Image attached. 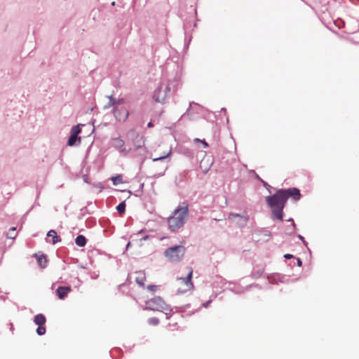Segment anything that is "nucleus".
Returning a JSON list of instances; mask_svg holds the SVG:
<instances>
[{"label":"nucleus","mask_w":359,"mask_h":359,"mask_svg":"<svg viewBox=\"0 0 359 359\" xmlns=\"http://www.w3.org/2000/svg\"><path fill=\"white\" fill-rule=\"evenodd\" d=\"M266 202L271 208L273 216L277 219H283V210L285 205V196L282 190H278L273 195L266 197Z\"/></svg>","instance_id":"nucleus-1"},{"label":"nucleus","mask_w":359,"mask_h":359,"mask_svg":"<svg viewBox=\"0 0 359 359\" xmlns=\"http://www.w3.org/2000/svg\"><path fill=\"white\" fill-rule=\"evenodd\" d=\"M188 216V207H178L168 219L169 229L172 231H176L180 229L184 224V221Z\"/></svg>","instance_id":"nucleus-2"},{"label":"nucleus","mask_w":359,"mask_h":359,"mask_svg":"<svg viewBox=\"0 0 359 359\" xmlns=\"http://www.w3.org/2000/svg\"><path fill=\"white\" fill-rule=\"evenodd\" d=\"M147 309L151 311H157L164 313L167 316L170 315L172 309L166 304L164 300L160 297H154L146 302Z\"/></svg>","instance_id":"nucleus-3"},{"label":"nucleus","mask_w":359,"mask_h":359,"mask_svg":"<svg viewBox=\"0 0 359 359\" xmlns=\"http://www.w3.org/2000/svg\"><path fill=\"white\" fill-rule=\"evenodd\" d=\"M185 253V248L183 245H176L168 248L164 252L165 257L171 262H179L182 260Z\"/></svg>","instance_id":"nucleus-4"},{"label":"nucleus","mask_w":359,"mask_h":359,"mask_svg":"<svg viewBox=\"0 0 359 359\" xmlns=\"http://www.w3.org/2000/svg\"><path fill=\"white\" fill-rule=\"evenodd\" d=\"M193 269L191 267L188 268V273L186 277L179 278L177 280L178 292L185 293L194 290V284L191 281Z\"/></svg>","instance_id":"nucleus-5"},{"label":"nucleus","mask_w":359,"mask_h":359,"mask_svg":"<svg viewBox=\"0 0 359 359\" xmlns=\"http://www.w3.org/2000/svg\"><path fill=\"white\" fill-rule=\"evenodd\" d=\"M172 152L170 146L165 144H159L153 151L151 156L154 161H161L168 158Z\"/></svg>","instance_id":"nucleus-6"},{"label":"nucleus","mask_w":359,"mask_h":359,"mask_svg":"<svg viewBox=\"0 0 359 359\" xmlns=\"http://www.w3.org/2000/svg\"><path fill=\"white\" fill-rule=\"evenodd\" d=\"M170 88L168 84H161L160 87L154 92V99L156 102L163 103L166 98L170 95Z\"/></svg>","instance_id":"nucleus-7"},{"label":"nucleus","mask_w":359,"mask_h":359,"mask_svg":"<svg viewBox=\"0 0 359 359\" xmlns=\"http://www.w3.org/2000/svg\"><path fill=\"white\" fill-rule=\"evenodd\" d=\"M113 113L116 119L118 121H126L129 116V112L124 106H116L114 108Z\"/></svg>","instance_id":"nucleus-8"},{"label":"nucleus","mask_w":359,"mask_h":359,"mask_svg":"<svg viewBox=\"0 0 359 359\" xmlns=\"http://www.w3.org/2000/svg\"><path fill=\"white\" fill-rule=\"evenodd\" d=\"M283 192V195L285 196V201L289 198H292L294 201H297L301 198V194L299 189L297 188H289L287 189H281Z\"/></svg>","instance_id":"nucleus-9"},{"label":"nucleus","mask_w":359,"mask_h":359,"mask_svg":"<svg viewBox=\"0 0 359 359\" xmlns=\"http://www.w3.org/2000/svg\"><path fill=\"white\" fill-rule=\"evenodd\" d=\"M228 218L229 219H231V220H234L235 219H238L237 223L239 225H244V224H245L247 223L248 220V217L247 215H238V214H233V213H230L229 215Z\"/></svg>","instance_id":"nucleus-10"},{"label":"nucleus","mask_w":359,"mask_h":359,"mask_svg":"<svg viewBox=\"0 0 359 359\" xmlns=\"http://www.w3.org/2000/svg\"><path fill=\"white\" fill-rule=\"evenodd\" d=\"M71 290L72 288L69 286L59 287L56 290V293L60 299H64Z\"/></svg>","instance_id":"nucleus-11"},{"label":"nucleus","mask_w":359,"mask_h":359,"mask_svg":"<svg viewBox=\"0 0 359 359\" xmlns=\"http://www.w3.org/2000/svg\"><path fill=\"white\" fill-rule=\"evenodd\" d=\"M135 280L137 285L143 287L144 285V281L146 280L145 273L142 271L135 272Z\"/></svg>","instance_id":"nucleus-12"},{"label":"nucleus","mask_w":359,"mask_h":359,"mask_svg":"<svg viewBox=\"0 0 359 359\" xmlns=\"http://www.w3.org/2000/svg\"><path fill=\"white\" fill-rule=\"evenodd\" d=\"M35 256L37 258V262H38L39 266L41 269L46 268L47 266V262H48L47 259H46V256H45L43 255H35Z\"/></svg>","instance_id":"nucleus-13"},{"label":"nucleus","mask_w":359,"mask_h":359,"mask_svg":"<svg viewBox=\"0 0 359 359\" xmlns=\"http://www.w3.org/2000/svg\"><path fill=\"white\" fill-rule=\"evenodd\" d=\"M47 236L49 238H52L53 244H55L58 241H60V237L57 236V232L54 230H50L47 233Z\"/></svg>","instance_id":"nucleus-14"},{"label":"nucleus","mask_w":359,"mask_h":359,"mask_svg":"<svg viewBox=\"0 0 359 359\" xmlns=\"http://www.w3.org/2000/svg\"><path fill=\"white\" fill-rule=\"evenodd\" d=\"M114 147H116L117 149H120L121 151H125V148H124L125 142L123 140H121L120 138H115L114 140Z\"/></svg>","instance_id":"nucleus-15"},{"label":"nucleus","mask_w":359,"mask_h":359,"mask_svg":"<svg viewBox=\"0 0 359 359\" xmlns=\"http://www.w3.org/2000/svg\"><path fill=\"white\" fill-rule=\"evenodd\" d=\"M34 321L38 325H43L46 323V318L43 314H37L34 316Z\"/></svg>","instance_id":"nucleus-16"},{"label":"nucleus","mask_w":359,"mask_h":359,"mask_svg":"<svg viewBox=\"0 0 359 359\" xmlns=\"http://www.w3.org/2000/svg\"><path fill=\"white\" fill-rule=\"evenodd\" d=\"M76 244L79 247H83L86 244V239L83 235H79L76 238Z\"/></svg>","instance_id":"nucleus-17"},{"label":"nucleus","mask_w":359,"mask_h":359,"mask_svg":"<svg viewBox=\"0 0 359 359\" xmlns=\"http://www.w3.org/2000/svg\"><path fill=\"white\" fill-rule=\"evenodd\" d=\"M116 210L117 211L121 213V214H123L126 211V203L125 202H122L121 203H119L117 206H116Z\"/></svg>","instance_id":"nucleus-18"},{"label":"nucleus","mask_w":359,"mask_h":359,"mask_svg":"<svg viewBox=\"0 0 359 359\" xmlns=\"http://www.w3.org/2000/svg\"><path fill=\"white\" fill-rule=\"evenodd\" d=\"M80 125L74 126L71 130V135L76 136L81 133Z\"/></svg>","instance_id":"nucleus-19"},{"label":"nucleus","mask_w":359,"mask_h":359,"mask_svg":"<svg viewBox=\"0 0 359 359\" xmlns=\"http://www.w3.org/2000/svg\"><path fill=\"white\" fill-rule=\"evenodd\" d=\"M148 323L152 326H156L159 324V320L156 317L150 318L148 319Z\"/></svg>","instance_id":"nucleus-20"},{"label":"nucleus","mask_w":359,"mask_h":359,"mask_svg":"<svg viewBox=\"0 0 359 359\" xmlns=\"http://www.w3.org/2000/svg\"><path fill=\"white\" fill-rule=\"evenodd\" d=\"M111 181L114 185L122 183V177L121 175H116L115 177H111Z\"/></svg>","instance_id":"nucleus-21"},{"label":"nucleus","mask_w":359,"mask_h":359,"mask_svg":"<svg viewBox=\"0 0 359 359\" xmlns=\"http://www.w3.org/2000/svg\"><path fill=\"white\" fill-rule=\"evenodd\" d=\"M77 139H78V137L76 136L71 135L68 140L67 144L70 147L74 145Z\"/></svg>","instance_id":"nucleus-22"},{"label":"nucleus","mask_w":359,"mask_h":359,"mask_svg":"<svg viewBox=\"0 0 359 359\" xmlns=\"http://www.w3.org/2000/svg\"><path fill=\"white\" fill-rule=\"evenodd\" d=\"M15 227L11 228L8 232L7 237L11 239H14L16 236V233H14Z\"/></svg>","instance_id":"nucleus-23"},{"label":"nucleus","mask_w":359,"mask_h":359,"mask_svg":"<svg viewBox=\"0 0 359 359\" xmlns=\"http://www.w3.org/2000/svg\"><path fill=\"white\" fill-rule=\"evenodd\" d=\"M135 140H137V143L135 144L137 148H140L142 147V144L143 143L142 137L139 135H135Z\"/></svg>","instance_id":"nucleus-24"},{"label":"nucleus","mask_w":359,"mask_h":359,"mask_svg":"<svg viewBox=\"0 0 359 359\" xmlns=\"http://www.w3.org/2000/svg\"><path fill=\"white\" fill-rule=\"evenodd\" d=\"M36 332L39 335L44 334L46 333V327L43 325H39Z\"/></svg>","instance_id":"nucleus-25"},{"label":"nucleus","mask_w":359,"mask_h":359,"mask_svg":"<svg viewBox=\"0 0 359 359\" xmlns=\"http://www.w3.org/2000/svg\"><path fill=\"white\" fill-rule=\"evenodd\" d=\"M158 288L159 286L155 285H150L147 286V290L153 292H156L158 290Z\"/></svg>","instance_id":"nucleus-26"},{"label":"nucleus","mask_w":359,"mask_h":359,"mask_svg":"<svg viewBox=\"0 0 359 359\" xmlns=\"http://www.w3.org/2000/svg\"><path fill=\"white\" fill-rule=\"evenodd\" d=\"M111 106H117V104H116V100L115 98H114L113 97H109V102L108 103V107H111Z\"/></svg>","instance_id":"nucleus-27"},{"label":"nucleus","mask_w":359,"mask_h":359,"mask_svg":"<svg viewBox=\"0 0 359 359\" xmlns=\"http://www.w3.org/2000/svg\"><path fill=\"white\" fill-rule=\"evenodd\" d=\"M116 104H117V106H123L122 104H123V99H119V100H116Z\"/></svg>","instance_id":"nucleus-28"},{"label":"nucleus","mask_w":359,"mask_h":359,"mask_svg":"<svg viewBox=\"0 0 359 359\" xmlns=\"http://www.w3.org/2000/svg\"><path fill=\"white\" fill-rule=\"evenodd\" d=\"M284 257L286 258V259H291V258L293 257V256L292 255H290V254H285L284 255Z\"/></svg>","instance_id":"nucleus-29"},{"label":"nucleus","mask_w":359,"mask_h":359,"mask_svg":"<svg viewBox=\"0 0 359 359\" xmlns=\"http://www.w3.org/2000/svg\"><path fill=\"white\" fill-rule=\"evenodd\" d=\"M196 141H198V142H202V143L204 144L205 147H208V144H207L204 140L201 141V140H198V139H196Z\"/></svg>","instance_id":"nucleus-30"},{"label":"nucleus","mask_w":359,"mask_h":359,"mask_svg":"<svg viewBox=\"0 0 359 359\" xmlns=\"http://www.w3.org/2000/svg\"><path fill=\"white\" fill-rule=\"evenodd\" d=\"M210 302H211V301H210V300H209V301L206 302L205 303H204V304H203V306L204 307H205V308H206V307H208V305L210 304Z\"/></svg>","instance_id":"nucleus-31"},{"label":"nucleus","mask_w":359,"mask_h":359,"mask_svg":"<svg viewBox=\"0 0 359 359\" xmlns=\"http://www.w3.org/2000/svg\"><path fill=\"white\" fill-rule=\"evenodd\" d=\"M147 126L149 128H151V127H153V123L151 122H149V123H148Z\"/></svg>","instance_id":"nucleus-32"},{"label":"nucleus","mask_w":359,"mask_h":359,"mask_svg":"<svg viewBox=\"0 0 359 359\" xmlns=\"http://www.w3.org/2000/svg\"><path fill=\"white\" fill-rule=\"evenodd\" d=\"M297 262H298V265L299 266H302V261H301V259H298Z\"/></svg>","instance_id":"nucleus-33"},{"label":"nucleus","mask_w":359,"mask_h":359,"mask_svg":"<svg viewBox=\"0 0 359 359\" xmlns=\"http://www.w3.org/2000/svg\"><path fill=\"white\" fill-rule=\"evenodd\" d=\"M203 162V161H202L201 162V167H202Z\"/></svg>","instance_id":"nucleus-34"},{"label":"nucleus","mask_w":359,"mask_h":359,"mask_svg":"<svg viewBox=\"0 0 359 359\" xmlns=\"http://www.w3.org/2000/svg\"><path fill=\"white\" fill-rule=\"evenodd\" d=\"M130 245V243H128V245H127V248H128Z\"/></svg>","instance_id":"nucleus-35"}]
</instances>
